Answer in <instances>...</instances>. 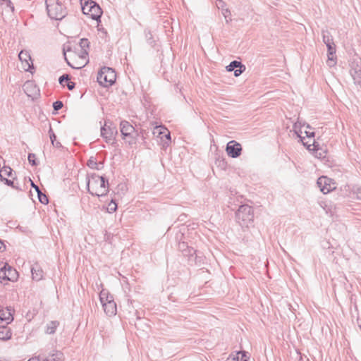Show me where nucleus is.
Instances as JSON below:
<instances>
[{
    "label": "nucleus",
    "mask_w": 361,
    "mask_h": 361,
    "mask_svg": "<svg viewBox=\"0 0 361 361\" xmlns=\"http://www.w3.org/2000/svg\"><path fill=\"white\" fill-rule=\"evenodd\" d=\"M87 186L89 193L93 196L104 197L109 192V181L94 173L88 178Z\"/></svg>",
    "instance_id": "obj_1"
},
{
    "label": "nucleus",
    "mask_w": 361,
    "mask_h": 361,
    "mask_svg": "<svg viewBox=\"0 0 361 361\" xmlns=\"http://www.w3.org/2000/svg\"><path fill=\"white\" fill-rule=\"evenodd\" d=\"M45 4L50 18L61 20L67 15L66 8L59 0H45Z\"/></svg>",
    "instance_id": "obj_2"
},
{
    "label": "nucleus",
    "mask_w": 361,
    "mask_h": 361,
    "mask_svg": "<svg viewBox=\"0 0 361 361\" xmlns=\"http://www.w3.org/2000/svg\"><path fill=\"white\" fill-rule=\"evenodd\" d=\"M235 217L240 226H248L254 219L253 209L247 204L241 205L235 213Z\"/></svg>",
    "instance_id": "obj_3"
},
{
    "label": "nucleus",
    "mask_w": 361,
    "mask_h": 361,
    "mask_svg": "<svg viewBox=\"0 0 361 361\" xmlns=\"http://www.w3.org/2000/svg\"><path fill=\"white\" fill-rule=\"evenodd\" d=\"M116 79V75L114 69L109 67H103L97 75V81L103 87L112 85Z\"/></svg>",
    "instance_id": "obj_4"
},
{
    "label": "nucleus",
    "mask_w": 361,
    "mask_h": 361,
    "mask_svg": "<svg viewBox=\"0 0 361 361\" xmlns=\"http://www.w3.org/2000/svg\"><path fill=\"white\" fill-rule=\"evenodd\" d=\"M82 11L85 15H88L93 20H97L102 14V11L99 6L91 0H84L81 2Z\"/></svg>",
    "instance_id": "obj_5"
},
{
    "label": "nucleus",
    "mask_w": 361,
    "mask_h": 361,
    "mask_svg": "<svg viewBox=\"0 0 361 361\" xmlns=\"http://www.w3.org/2000/svg\"><path fill=\"white\" fill-rule=\"evenodd\" d=\"M18 278V272L8 264H5L0 269V282L13 281Z\"/></svg>",
    "instance_id": "obj_6"
},
{
    "label": "nucleus",
    "mask_w": 361,
    "mask_h": 361,
    "mask_svg": "<svg viewBox=\"0 0 361 361\" xmlns=\"http://www.w3.org/2000/svg\"><path fill=\"white\" fill-rule=\"evenodd\" d=\"M64 54V56H65V60L67 61V63L68 64V66H70L71 68H75V69H80L83 67H85L89 62V59H87V54L85 53V56H84V59H77V56L75 54H73V55H71L70 56V59L71 60V61H70L66 56V52L63 53Z\"/></svg>",
    "instance_id": "obj_7"
},
{
    "label": "nucleus",
    "mask_w": 361,
    "mask_h": 361,
    "mask_svg": "<svg viewBox=\"0 0 361 361\" xmlns=\"http://www.w3.org/2000/svg\"><path fill=\"white\" fill-rule=\"evenodd\" d=\"M317 184L324 194H327L336 188L332 180L326 176L319 178Z\"/></svg>",
    "instance_id": "obj_8"
},
{
    "label": "nucleus",
    "mask_w": 361,
    "mask_h": 361,
    "mask_svg": "<svg viewBox=\"0 0 361 361\" xmlns=\"http://www.w3.org/2000/svg\"><path fill=\"white\" fill-rule=\"evenodd\" d=\"M226 151L231 158H237L240 156L242 152L241 145L235 140H231L227 143Z\"/></svg>",
    "instance_id": "obj_9"
},
{
    "label": "nucleus",
    "mask_w": 361,
    "mask_h": 361,
    "mask_svg": "<svg viewBox=\"0 0 361 361\" xmlns=\"http://www.w3.org/2000/svg\"><path fill=\"white\" fill-rule=\"evenodd\" d=\"M350 73L354 82L361 87V59L357 61H354L352 63Z\"/></svg>",
    "instance_id": "obj_10"
},
{
    "label": "nucleus",
    "mask_w": 361,
    "mask_h": 361,
    "mask_svg": "<svg viewBox=\"0 0 361 361\" xmlns=\"http://www.w3.org/2000/svg\"><path fill=\"white\" fill-rule=\"evenodd\" d=\"M18 58L23 63V68L25 71L31 72V69H33L34 67L30 53L27 51L22 50L18 54Z\"/></svg>",
    "instance_id": "obj_11"
},
{
    "label": "nucleus",
    "mask_w": 361,
    "mask_h": 361,
    "mask_svg": "<svg viewBox=\"0 0 361 361\" xmlns=\"http://www.w3.org/2000/svg\"><path fill=\"white\" fill-rule=\"evenodd\" d=\"M121 133L123 139L126 137L133 138L135 132V128L128 121H123L120 123Z\"/></svg>",
    "instance_id": "obj_12"
},
{
    "label": "nucleus",
    "mask_w": 361,
    "mask_h": 361,
    "mask_svg": "<svg viewBox=\"0 0 361 361\" xmlns=\"http://www.w3.org/2000/svg\"><path fill=\"white\" fill-rule=\"evenodd\" d=\"M117 133L116 127L107 126L106 123L101 128V135L106 140L107 142L114 140L115 135Z\"/></svg>",
    "instance_id": "obj_13"
},
{
    "label": "nucleus",
    "mask_w": 361,
    "mask_h": 361,
    "mask_svg": "<svg viewBox=\"0 0 361 361\" xmlns=\"http://www.w3.org/2000/svg\"><path fill=\"white\" fill-rule=\"evenodd\" d=\"M23 90L25 93L32 99L35 98L39 92V89L32 81H27L23 85Z\"/></svg>",
    "instance_id": "obj_14"
},
{
    "label": "nucleus",
    "mask_w": 361,
    "mask_h": 361,
    "mask_svg": "<svg viewBox=\"0 0 361 361\" xmlns=\"http://www.w3.org/2000/svg\"><path fill=\"white\" fill-rule=\"evenodd\" d=\"M226 70L228 71H234V75L238 77L245 70V66L240 61H233L226 66Z\"/></svg>",
    "instance_id": "obj_15"
},
{
    "label": "nucleus",
    "mask_w": 361,
    "mask_h": 361,
    "mask_svg": "<svg viewBox=\"0 0 361 361\" xmlns=\"http://www.w3.org/2000/svg\"><path fill=\"white\" fill-rule=\"evenodd\" d=\"M102 307L106 315L111 317L116 314V304L112 296H110V300L106 301L105 303L102 305Z\"/></svg>",
    "instance_id": "obj_16"
},
{
    "label": "nucleus",
    "mask_w": 361,
    "mask_h": 361,
    "mask_svg": "<svg viewBox=\"0 0 361 361\" xmlns=\"http://www.w3.org/2000/svg\"><path fill=\"white\" fill-rule=\"evenodd\" d=\"M14 310L11 307L0 310V321L5 322L6 324L13 320V314Z\"/></svg>",
    "instance_id": "obj_17"
},
{
    "label": "nucleus",
    "mask_w": 361,
    "mask_h": 361,
    "mask_svg": "<svg viewBox=\"0 0 361 361\" xmlns=\"http://www.w3.org/2000/svg\"><path fill=\"white\" fill-rule=\"evenodd\" d=\"M328 49V61L327 63L329 66H333L336 62L334 55L336 53V46L334 42L326 44Z\"/></svg>",
    "instance_id": "obj_18"
},
{
    "label": "nucleus",
    "mask_w": 361,
    "mask_h": 361,
    "mask_svg": "<svg viewBox=\"0 0 361 361\" xmlns=\"http://www.w3.org/2000/svg\"><path fill=\"white\" fill-rule=\"evenodd\" d=\"M313 150L315 153V157L319 159H323L326 157V151L319 147V145L315 140H313Z\"/></svg>",
    "instance_id": "obj_19"
},
{
    "label": "nucleus",
    "mask_w": 361,
    "mask_h": 361,
    "mask_svg": "<svg viewBox=\"0 0 361 361\" xmlns=\"http://www.w3.org/2000/svg\"><path fill=\"white\" fill-rule=\"evenodd\" d=\"M179 250H180L184 255L186 256H193L194 254L196 253V250H195L192 247H188V245L184 243H180L178 245Z\"/></svg>",
    "instance_id": "obj_20"
},
{
    "label": "nucleus",
    "mask_w": 361,
    "mask_h": 361,
    "mask_svg": "<svg viewBox=\"0 0 361 361\" xmlns=\"http://www.w3.org/2000/svg\"><path fill=\"white\" fill-rule=\"evenodd\" d=\"M11 329L6 326H0V340H8L11 338Z\"/></svg>",
    "instance_id": "obj_21"
},
{
    "label": "nucleus",
    "mask_w": 361,
    "mask_h": 361,
    "mask_svg": "<svg viewBox=\"0 0 361 361\" xmlns=\"http://www.w3.org/2000/svg\"><path fill=\"white\" fill-rule=\"evenodd\" d=\"M32 279L35 281H39L43 278V271L42 269L36 264L31 269Z\"/></svg>",
    "instance_id": "obj_22"
},
{
    "label": "nucleus",
    "mask_w": 361,
    "mask_h": 361,
    "mask_svg": "<svg viewBox=\"0 0 361 361\" xmlns=\"http://www.w3.org/2000/svg\"><path fill=\"white\" fill-rule=\"evenodd\" d=\"M13 176V169L8 166H4L0 169V179L4 181L6 177Z\"/></svg>",
    "instance_id": "obj_23"
},
{
    "label": "nucleus",
    "mask_w": 361,
    "mask_h": 361,
    "mask_svg": "<svg viewBox=\"0 0 361 361\" xmlns=\"http://www.w3.org/2000/svg\"><path fill=\"white\" fill-rule=\"evenodd\" d=\"M59 323L57 321H51L47 325L46 333L49 334H52L55 333L56 328L58 327Z\"/></svg>",
    "instance_id": "obj_24"
},
{
    "label": "nucleus",
    "mask_w": 361,
    "mask_h": 361,
    "mask_svg": "<svg viewBox=\"0 0 361 361\" xmlns=\"http://www.w3.org/2000/svg\"><path fill=\"white\" fill-rule=\"evenodd\" d=\"M323 42L326 44L334 42L333 37L330 32L327 30H323L322 31Z\"/></svg>",
    "instance_id": "obj_25"
},
{
    "label": "nucleus",
    "mask_w": 361,
    "mask_h": 361,
    "mask_svg": "<svg viewBox=\"0 0 361 361\" xmlns=\"http://www.w3.org/2000/svg\"><path fill=\"white\" fill-rule=\"evenodd\" d=\"M245 351H238L231 361H247L249 357Z\"/></svg>",
    "instance_id": "obj_26"
},
{
    "label": "nucleus",
    "mask_w": 361,
    "mask_h": 361,
    "mask_svg": "<svg viewBox=\"0 0 361 361\" xmlns=\"http://www.w3.org/2000/svg\"><path fill=\"white\" fill-rule=\"evenodd\" d=\"M49 137H50L52 145L57 148L61 147V145L59 142L56 140V136L51 127L49 130Z\"/></svg>",
    "instance_id": "obj_27"
},
{
    "label": "nucleus",
    "mask_w": 361,
    "mask_h": 361,
    "mask_svg": "<svg viewBox=\"0 0 361 361\" xmlns=\"http://www.w3.org/2000/svg\"><path fill=\"white\" fill-rule=\"evenodd\" d=\"M298 137L300 138V140L302 142L303 145L305 146L307 149H309V150L312 149V148H311V147L312 146L313 147L312 142H313V140H314V138H312L311 140L308 139V140L305 141V137H302L300 135H298Z\"/></svg>",
    "instance_id": "obj_28"
},
{
    "label": "nucleus",
    "mask_w": 361,
    "mask_h": 361,
    "mask_svg": "<svg viewBox=\"0 0 361 361\" xmlns=\"http://www.w3.org/2000/svg\"><path fill=\"white\" fill-rule=\"evenodd\" d=\"M110 296L111 295H109L107 292H106L104 290H102L99 293V300L102 305L105 303L106 301L107 302L108 300H110Z\"/></svg>",
    "instance_id": "obj_29"
},
{
    "label": "nucleus",
    "mask_w": 361,
    "mask_h": 361,
    "mask_svg": "<svg viewBox=\"0 0 361 361\" xmlns=\"http://www.w3.org/2000/svg\"><path fill=\"white\" fill-rule=\"evenodd\" d=\"M87 166L92 169H99L98 166V163L97 162L96 159L94 157H90V159L87 161Z\"/></svg>",
    "instance_id": "obj_30"
},
{
    "label": "nucleus",
    "mask_w": 361,
    "mask_h": 361,
    "mask_svg": "<svg viewBox=\"0 0 361 361\" xmlns=\"http://www.w3.org/2000/svg\"><path fill=\"white\" fill-rule=\"evenodd\" d=\"M90 42L87 39L82 38L80 39L79 47L80 49H87L89 48Z\"/></svg>",
    "instance_id": "obj_31"
},
{
    "label": "nucleus",
    "mask_w": 361,
    "mask_h": 361,
    "mask_svg": "<svg viewBox=\"0 0 361 361\" xmlns=\"http://www.w3.org/2000/svg\"><path fill=\"white\" fill-rule=\"evenodd\" d=\"M37 192L39 200L41 203L47 204L49 202L48 197H47V195L45 194L42 193V192L41 190H39Z\"/></svg>",
    "instance_id": "obj_32"
},
{
    "label": "nucleus",
    "mask_w": 361,
    "mask_h": 361,
    "mask_svg": "<svg viewBox=\"0 0 361 361\" xmlns=\"http://www.w3.org/2000/svg\"><path fill=\"white\" fill-rule=\"evenodd\" d=\"M117 209V204L112 200L110 203H109L107 207V211L109 213H113L116 212Z\"/></svg>",
    "instance_id": "obj_33"
},
{
    "label": "nucleus",
    "mask_w": 361,
    "mask_h": 361,
    "mask_svg": "<svg viewBox=\"0 0 361 361\" xmlns=\"http://www.w3.org/2000/svg\"><path fill=\"white\" fill-rule=\"evenodd\" d=\"M28 161L32 166H37V163L36 161V156L33 153H30L28 154Z\"/></svg>",
    "instance_id": "obj_34"
},
{
    "label": "nucleus",
    "mask_w": 361,
    "mask_h": 361,
    "mask_svg": "<svg viewBox=\"0 0 361 361\" xmlns=\"http://www.w3.org/2000/svg\"><path fill=\"white\" fill-rule=\"evenodd\" d=\"M70 80V78H69V75H67V74H64L63 75H61L60 78H59V83L64 86L65 85V83L67 82L68 83V81Z\"/></svg>",
    "instance_id": "obj_35"
},
{
    "label": "nucleus",
    "mask_w": 361,
    "mask_h": 361,
    "mask_svg": "<svg viewBox=\"0 0 361 361\" xmlns=\"http://www.w3.org/2000/svg\"><path fill=\"white\" fill-rule=\"evenodd\" d=\"M3 182H4V183L6 185L12 187L14 189L20 190L18 186L15 185L14 181L12 180H10V179H8V178H5Z\"/></svg>",
    "instance_id": "obj_36"
},
{
    "label": "nucleus",
    "mask_w": 361,
    "mask_h": 361,
    "mask_svg": "<svg viewBox=\"0 0 361 361\" xmlns=\"http://www.w3.org/2000/svg\"><path fill=\"white\" fill-rule=\"evenodd\" d=\"M63 104L61 101H56L53 103V108L55 111H59L62 109Z\"/></svg>",
    "instance_id": "obj_37"
},
{
    "label": "nucleus",
    "mask_w": 361,
    "mask_h": 361,
    "mask_svg": "<svg viewBox=\"0 0 361 361\" xmlns=\"http://www.w3.org/2000/svg\"><path fill=\"white\" fill-rule=\"evenodd\" d=\"M87 54L88 55V51L87 49H80V51L78 53V54H76L77 57L78 58V59H84V56H85V54Z\"/></svg>",
    "instance_id": "obj_38"
},
{
    "label": "nucleus",
    "mask_w": 361,
    "mask_h": 361,
    "mask_svg": "<svg viewBox=\"0 0 361 361\" xmlns=\"http://www.w3.org/2000/svg\"><path fill=\"white\" fill-rule=\"evenodd\" d=\"M66 85L68 90H72L75 88V83L68 80Z\"/></svg>",
    "instance_id": "obj_39"
},
{
    "label": "nucleus",
    "mask_w": 361,
    "mask_h": 361,
    "mask_svg": "<svg viewBox=\"0 0 361 361\" xmlns=\"http://www.w3.org/2000/svg\"><path fill=\"white\" fill-rule=\"evenodd\" d=\"M305 134H306V136L307 137V139H312L314 137V132H307V131H305Z\"/></svg>",
    "instance_id": "obj_40"
},
{
    "label": "nucleus",
    "mask_w": 361,
    "mask_h": 361,
    "mask_svg": "<svg viewBox=\"0 0 361 361\" xmlns=\"http://www.w3.org/2000/svg\"><path fill=\"white\" fill-rule=\"evenodd\" d=\"M146 37L147 38V41L150 44H152L153 43V41L152 40V35L151 34V32H148L147 35H146Z\"/></svg>",
    "instance_id": "obj_41"
},
{
    "label": "nucleus",
    "mask_w": 361,
    "mask_h": 361,
    "mask_svg": "<svg viewBox=\"0 0 361 361\" xmlns=\"http://www.w3.org/2000/svg\"><path fill=\"white\" fill-rule=\"evenodd\" d=\"M156 130H157V133L159 135L164 134V132L161 130H166L165 128H162L161 126L156 127Z\"/></svg>",
    "instance_id": "obj_42"
},
{
    "label": "nucleus",
    "mask_w": 361,
    "mask_h": 361,
    "mask_svg": "<svg viewBox=\"0 0 361 361\" xmlns=\"http://www.w3.org/2000/svg\"><path fill=\"white\" fill-rule=\"evenodd\" d=\"M6 4H7V6H8V7H10V8H11V9L12 10V11H14V6H13V4H12L11 1V0H8V1H6Z\"/></svg>",
    "instance_id": "obj_43"
},
{
    "label": "nucleus",
    "mask_w": 361,
    "mask_h": 361,
    "mask_svg": "<svg viewBox=\"0 0 361 361\" xmlns=\"http://www.w3.org/2000/svg\"><path fill=\"white\" fill-rule=\"evenodd\" d=\"M30 180L31 182L32 187L33 188H35L37 192L39 191L40 190L39 188L37 185H36L30 179Z\"/></svg>",
    "instance_id": "obj_44"
},
{
    "label": "nucleus",
    "mask_w": 361,
    "mask_h": 361,
    "mask_svg": "<svg viewBox=\"0 0 361 361\" xmlns=\"http://www.w3.org/2000/svg\"><path fill=\"white\" fill-rule=\"evenodd\" d=\"M355 193L357 198L361 200V189H357Z\"/></svg>",
    "instance_id": "obj_45"
},
{
    "label": "nucleus",
    "mask_w": 361,
    "mask_h": 361,
    "mask_svg": "<svg viewBox=\"0 0 361 361\" xmlns=\"http://www.w3.org/2000/svg\"><path fill=\"white\" fill-rule=\"evenodd\" d=\"M5 249H6L5 245L4 244V243L2 241L0 240V252L4 251Z\"/></svg>",
    "instance_id": "obj_46"
},
{
    "label": "nucleus",
    "mask_w": 361,
    "mask_h": 361,
    "mask_svg": "<svg viewBox=\"0 0 361 361\" xmlns=\"http://www.w3.org/2000/svg\"><path fill=\"white\" fill-rule=\"evenodd\" d=\"M164 137H165L167 140H171V135H170V133H169V132H168L166 134H165Z\"/></svg>",
    "instance_id": "obj_47"
},
{
    "label": "nucleus",
    "mask_w": 361,
    "mask_h": 361,
    "mask_svg": "<svg viewBox=\"0 0 361 361\" xmlns=\"http://www.w3.org/2000/svg\"><path fill=\"white\" fill-rule=\"evenodd\" d=\"M67 51H68V52H71V51H71V48H68V49H67Z\"/></svg>",
    "instance_id": "obj_48"
},
{
    "label": "nucleus",
    "mask_w": 361,
    "mask_h": 361,
    "mask_svg": "<svg viewBox=\"0 0 361 361\" xmlns=\"http://www.w3.org/2000/svg\"><path fill=\"white\" fill-rule=\"evenodd\" d=\"M128 142H129L130 144H131V143L133 142V141L129 140V141H128Z\"/></svg>",
    "instance_id": "obj_49"
},
{
    "label": "nucleus",
    "mask_w": 361,
    "mask_h": 361,
    "mask_svg": "<svg viewBox=\"0 0 361 361\" xmlns=\"http://www.w3.org/2000/svg\"><path fill=\"white\" fill-rule=\"evenodd\" d=\"M2 1L6 2L8 0H2Z\"/></svg>",
    "instance_id": "obj_50"
},
{
    "label": "nucleus",
    "mask_w": 361,
    "mask_h": 361,
    "mask_svg": "<svg viewBox=\"0 0 361 361\" xmlns=\"http://www.w3.org/2000/svg\"><path fill=\"white\" fill-rule=\"evenodd\" d=\"M29 361H31V360H29Z\"/></svg>",
    "instance_id": "obj_51"
}]
</instances>
